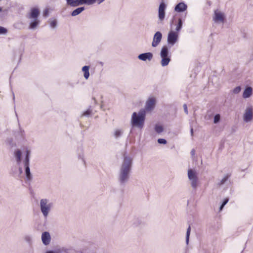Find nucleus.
<instances>
[{
  "label": "nucleus",
  "mask_w": 253,
  "mask_h": 253,
  "mask_svg": "<svg viewBox=\"0 0 253 253\" xmlns=\"http://www.w3.org/2000/svg\"><path fill=\"white\" fill-rule=\"evenodd\" d=\"M156 99L154 97H149L146 102L145 110L150 112L155 108L156 105Z\"/></svg>",
  "instance_id": "nucleus-10"
},
{
  "label": "nucleus",
  "mask_w": 253,
  "mask_h": 253,
  "mask_svg": "<svg viewBox=\"0 0 253 253\" xmlns=\"http://www.w3.org/2000/svg\"><path fill=\"white\" fill-rule=\"evenodd\" d=\"M183 108H184V112H185L186 114H188V108H187V105H186V104H184L183 105Z\"/></svg>",
  "instance_id": "nucleus-35"
},
{
  "label": "nucleus",
  "mask_w": 253,
  "mask_h": 253,
  "mask_svg": "<svg viewBox=\"0 0 253 253\" xmlns=\"http://www.w3.org/2000/svg\"><path fill=\"white\" fill-rule=\"evenodd\" d=\"M155 130L158 133H160L163 131L164 128L162 126L156 125L155 126Z\"/></svg>",
  "instance_id": "nucleus-22"
},
{
  "label": "nucleus",
  "mask_w": 253,
  "mask_h": 253,
  "mask_svg": "<svg viewBox=\"0 0 253 253\" xmlns=\"http://www.w3.org/2000/svg\"><path fill=\"white\" fill-rule=\"evenodd\" d=\"M84 10V7H80L76 8L74 10H73L71 13V15L72 16H75L79 14H80L81 12H82Z\"/></svg>",
  "instance_id": "nucleus-20"
},
{
  "label": "nucleus",
  "mask_w": 253,
  "mask_h": 253,
  "mask_svg": "<svg viewBox=\"0 0 253 253\" xmlns=\"http://www.w3.org/2000/svg\"><path fill=\"white\" fill-rule=\"evenodd\" d=\"M91 113L92 110L90 108H88L86 111L83 113L82 116L89 117L91 114Z\"/></svg>",
  "instance_id": "nucleus-26"
},
{
  "label": "nucleus",
  "mask_w": 253,
  "mask_h": 253,
  "mask_svg": "<svg viewBox=\"0 0 253 253\" xmlns=\"http://www.w3.org/2000/svg\"><path fill=\"white\" fill-rule=\"evenodd\" d=\"M190 133H191V136H193V129L192 127L191 128Z\"/></svg>",
  "instance_id": "nucleus-40"
},
{
  "label": "nucleus",
  "mask_w": 253,
  "mask_h": 253,
  "mask_svg": "<svg viewBox=\"0 0 253 253\" xmlns=\"http://www.w3.org/2000/svg\"><path fill=\"white\" fill-rule=\"evenodd\" d=\"M46 253H54L53 251H49L46 252Z\"/></svg>",
  "instance_id": "nucleus-44"
},
{
  "label": "nucleus",
  "mask_w": 253,
  "mask_h": 253,
  "mask_svg": "<svg viewBox=\"0 0 253 253\" xmlns=\"http://www.w3.org/2000/svg\"><path fill=\"white\" fill-rule=\"evenodd\" d=\"M162 39V33L159 31L156 32L153 37V41L152 42V46L153 47L157 46L161 42Z\"/></svg>",
  "instance_id": "nucleus-11"
},
{
  "label": "nucleus",
  "mask_w": 253,
  "mask_h": 253,
  "mask_svg": "<svg viewBox=\"0 0 253 253\" xmlns=\"http://www.w3.org/2000/svg\"><path fill=\"white\" fill-rule=\"evenodd\" d=\"M160 56L162 58L161 61L162 66L165 67L167 66L170 61V56H169V48L167 46L165 45L162 47L160 52Z\"/></svg>",
  "instance_id": "nucleus-7"
},
{
  "label": "nucleus",
  "mask_w": 253,
  "mask_h": 253,
  "mask_svg": "<svg viewBox=\"0 0 253 253\" xmlns=\"http://www.w3.org/2000/svg\"><path fill=\"white\" fill-rule=\"evenodd\" d=\"M48 15V10L47 9H46L44 10L43 13V15L44 17H47Z\"/></svg>",
  "instance_id": "nucleus-36"
},
{
  "label": "nucleus",
  "mask_w": 253,
  "mask_h": 253,
  "mask_svg": "<svg viewBox=\"0 0 253 253\" xmlns=\"http://www.w3.org/2000/svg\"><path fill=\"white\" fill-rule=\"evenodd\" d=\"M124 133V129L121 128H115L113 130V135L115 139L121 137Z\"/></svg>",
  "instance_id": "nucleus-17"
},
{
  "label": "nucleus",
  "mask_w": 253,
  "mask_h": 253,
  "mask_svg": "<svg viewBox=\"0 0 253 253\" xmlns=\"http://www.w3.org/2000/svg\"><path fill=\"white\" fill-rule=\"evenodd\" d=\"M195 154V151L194 149H192L191 151V154L192 156H194Z\"/></svg>",
  "instance_id": "nucleus-39"
},
{
  "label": "nucleus",
  "mask_w": 253,
  "mask_h": 253,
  "mask_svg": "<svg viewBox=\"0 0 253 253\" xmlns=\"http://www.w3.org/2000/svg\"><path fill=\"white\" fill-rule=\"evenodd\" d=\"M84 3L87 5H91L94 3L96 0H84Z\"/></svg>",
  "instance_id": "nucleus-30"
},
{
  "label": "nucleus",
  "mask_w": 253,
  "mask_h": 253,
  "mask_svg": "<svg viewBox=\"0 0 253 253\" xmlns=\"http://www.w3.org/2000/svg\"><path fill=\"white\" fill-rule=\"evenodd\" d=\"M224 206H223V205L222 204L220 208H219V211H222V210L223 209V208H224Z\"/></svg>",
  "instance_id": "nucleus-43"
},
{
  "label": "nucleus",
  "mask_w": 253,
  "mask_h": 253,
  "mask_svg": "<svg viewBox=\"0 0 253 253\" xmlns=\"http://www.w3.org/2000/svg\"><path fill=\"white\" fill-rule=\"evenodd\" d=\"M93 99L94 100V101L95 102V101H96V100H95V98H93Z\"/></svg>",
  "instance_id": "nucleus-48"
},
{
  "label": "nucleus",
  "mask_w": 253,
  "mask_h": 253,
  "mask_svg": "<svg viewBox=\"0 0 253 253\" xmlns=\"http://www.w3.org/2000/svg\"><path fill=\"white\" fill-rule=\"evenodd\" d=\"M182 24H183V23H182V21L181 20V18H179L178 20V23L176 25V27L175 28V32H176L177 33H178L181 29L182 28Z\"/></svg>",
  "instance_id": "nucleus-21"
},
{
  "label": "nucleus",
  "mask_w": 253,
  "mask_h": 253,
  "mask_svg": "<svg viewBox=\"0 0 253 253\" xmlns=\"http://www.w3.org/2000/svg\"><path fill=\"white\" fill-rule=\"evenodd\" d=\"M7 33L6 28L0 26V35H5Z\"/></svg>",
  "instance_id": "nucleus-29"
},
{
  "label": "nucleus",
  "mask_w": 253,
  "mask_h": 253,
  "mask_svg": "<svg viewBox=\"0 0 253 253\" xmlns=\"http://www.w3.org/2000/svg\"><path fill=\"white\" fill-rule=\"evenodd\" d=\"M243 120L246 123L252 121L253 119V108L252 106H247L243 116Z\"/></svg>",
  "instance_id": "nucleus-8"
},
{
  "label": "nucleus",
  "mask_w": 253,
  "mask_h": 253,
  "mask_svg": "<svg viewBox=\"0 0 253 253\" xmlns=\"http://www.w3.org/2000/svg\"><path fill=\"white\" fill-rule=\"evenodd\" d=\"M132 159L125 156L118 173V181L121 185H125L129 180L131 171Z\"/></svg>",
  "instance_id": "nucleus-2"
},
{
  "label": "nucleus",
  "mask_w": 253,
  "mask_h": 253,
  "mask_svg": "<svg viewBox=\"0 0 253 253\" xmlns=\"http://www.w3.org/2000/svg\"><path fill=\"white\" fill-rule=\"evenodd\" d=\"M89 66H84L82 68V71L84 73V78L87 80L88 79L89 77Z\"/></svg>",
  "instance_id": "nucleus-19"
},
{
  "label": "nucleus",
  "mask_w": 253,
  "mask_h": 253,
  "mask_svg": "<svg viewBox=\"0 0 253 253\" xmlns=\"http://www.w3.org/2000/svg\"><path fill=\"white\" fill-rule=\"evenodd\" d=\"M178 34L176 32L170 31L168 33L167 41L169 44L173 45L177 41Z\"/></svg>",
  "instance_id": "nucleus-9"
},
{
  "label": "nucleus",
  "mask_w": 253,
  "mask_h": 253,
  "mask_svg": "<svg viewBox=\"0 0 253 253\" xmlns=\"http://www.w3.org/2000/svg\"><path fill=\"white\" fill-rule=\"evenodd\" d=\"M24 240L29 244H31L32 242V238L30 235H26L24 237Z\"/></svg>",
  "instance_id": "nucleus-27"
},
{
  "label": "nucleus",
  "mask_w": 253,
  "mask_h": 253,
  "mask_svg": "<svg viewBox=\"0 0 253 253\" xmlns=\"http://www.w3.org/2000/svg\"><path fill=\"white\" fill-rule=\"evenodd\" d=\"M19 131H20V134H21V135L22 136H23L24 134V130L22 129L21 128H19Z\"/></svg>",
  "instance_id": "nucleus-38"
},
{
  "label": "nucleus",
  "mask_w": 253,
  "mask_h": 253,
  "mask_svg": "<svg viewBox=\"0 0 253 253\" xmlns=\"http://www.w3.org/2000/svg\"><path fill=\"white\" fill-rule=\"evenodd\" d=\"M75 1H76V0H66L67 4L73 7Z\"/></svg>",
  "instance_id": "nucleus-34"
},
{
  "label": "nucleus",
  "mask_w": 253,
  "mask_h": 253,
  "mask_svg": "<svg viewBox=\"0 0 253 253\" xmlns=\"http://www.w3.org/2000/svg\"><path fill=\"white\" fill-rule=\"evenodd\" d=\"M41 239L44 245H48L51 241V236L49 233L47 231L43 232L42 234Z\"/></svg>",
  "instance_id": "nucleus-13"
},
{
  "label": "nucleus",
  "mask_w": 253,
  "mask_h": 253,
  "mask_svg": "<svg viewBox=\"0 0 253 253\" xmlns=\"http://www.w3.org/2000/svg\"><path fill=\"white\" fill-rule=\"evenodd\" d=\"M12 95H13V100H14V99H15V96H14V93H13V91L12 92Z\"/></svg>",
  "instance_id": "nucleus-45"
},
{
  "label": "nucleus",
  "mask_w": 253,
  "mask_h": 253,
  "mask_svg": "<svg viewBox=\"0 0 253 253\" xmlns=\"http://www.w3.org/2000/svg\"><path fill=\"white\" fill-rule=\"evenodd\" d=\"M145 116V110H141L138 113H133L131 118V123L132 126L142 128L144 126Z\"/></svg>",
  "instance_id": "nucleus-3"
},
{
  "label": "nucleus",
  "mask_w": 253,
  "mask_h": 253,
  "mask_svg": "<svg viewBox=\"0 0 253 253\" xmlns=\"http://www.w3.org/2000/svg\"><path fill=\"white\" fill-rule=\"evenodd\" d=\"M40 208L44 219H46L51 212L53 204L47 198H42L40 201Z\"/></svg>",
  "instance_id": "nucleus-4"
},
{
  "label": "nucleus",
  "mask_w": 253,
  "mask_h": 253,
  "mask_svg": "<svg viewBox=\"0 0 253 253\" xmlns=\"http://www.w3.org/2000/svg\"><path fill=\"white\" fill-rule=\"evenodd\" d=\"M228 201H229V199L228 198L225 199L222 204L223 205V206H225L228 203Z\"/></svg>",
  "instance_id": "nucleus-37"
},
{
  "label": "nucleus",
  "mask_w": 253,
  "mask_h": 253,
  "mask_svg": "<svg viewBox=\"0 0 253 253\" xmlns=\"http://www.w3.org/2000/svg\"><path fill=\"white\" fill-rule=\"evenodd\" d=\"M50 26L52 28H55L57 26V21L56 19H50L49 20Z\"/></svg>",
  "instance_id": "nucleus-24"
},
{
  "label": "nucleus",
  "mask_w": 253,
  "mask_h": 253,
  "mask_svg": "<svg viewBox=\"0 0 253 253\" xmlns=\"http://www.w3.org/2000/svg\"><path fill=\"white\" fill-rule=\"evenodd\" d=\"M166 5L163 2H161L159 7L158 17L160 21H163L165 17V10Z\"/></svg>",
  "instance_id": "nucleus-12"
},
{
  "label": "nucleus",
  "mask_w": 253,
  "mask_h": 253,
  "mask_svg": "<svg viewBox=\"0 0 253 253\" xmlns=\"http://www.w3.org/2000/svg\"><path fill=\"white\" fill-rule=\"evenodd\" d=\"M228 177L229 175H228L224 176V177L219 182L218 185L220 186L224 184L225 182L228 180Z\"/></svg>",
  "instance_id": "nucleus-28"
},
{
  "label": "nucleus",
  "mask_w": 253,
  "mask_h": 253,
  "mask_svg": "<svg viewBox=\"0 0 253 253\" xmlns=\"http://www.w3.org/2000/svg\"><path fill=\"white\" fill-rule=\"evenodd\" d=\"M104 0H96V1H97L98 4L101 3V2H102Z\"/></svg>",
  "instance_id": "nucleus-41"
},
{
  "label": "nucleus",
  "mask_w": 253,
  "mask_h": 253,
  "mask_svg": "<svg viewBox=\"0 0 253 253\" xmlns=\"http://www.w3.org/2000/svg\"><path fill=\"white\" fill-rule=\"evenodd\" d=\"M82 160H83V161L84 163L85 164V160H84V159L83 158H82Z\"/></svg>",
  "instance_id": "nucleus-46"
},
{
  "label": "nucleus",
  "mask_w": 253,
  "mask_h": 253,
  "mask_svg": "<svg viewBox=\"0 0 253 253\" xmlns=\"http://www.w3.org/2000/svg\"><path fill=\"white\" fill-rule=\"evenodd\" d=\"M84 0H76L74 2L73 7H76L79 5L84 4Z\"/></svg>",
  "instance_id": "nucleus-25"
},
{
  "label": "nucleus",
  "mask_w": 253,
  "mask_h": 253,
  "mask_svg": "<svg viewBox=\"0 0 253 253\" xmlns=\"http://www.w3.org/2000/svg\"><path fill=\"white\" fill-rule=\"evenodd\" d=\"M40 14V12L38 8H33L31 9V12L28 16V18L31 19L29 27L30 29H35L39 25L40 21L38 17Z\"/></svg>",
  "instance_id": "nucleus-5"
},
{
  "label": "nucleus",
  "mask_w": 253,
  "mask_h": 253,
  "mask_svg": "<svg viewBox=\"0 0 253 253\" xmlns=\"http://www.w3.org/2000/svg\"><path fill=\"white\" fill-rule=\"evenodd\" d=\"M224 18L223 13L217 10H215L213 19L215 22H223Z\"/></svg>",
  "instance_id": "nucleus-14"
},
{
  "label": "nucleus",
  "mask_w": 253,
  "mask_h": 253,
  "mask_svg": "<svg viewBox=\"0 0 253 253\" xmlns=\"http://www.w3.org/2000/svg\"><path fill=\"white\" fill-rule=\"evenodd\" d=\"M224 206H223V205L222 204L220 208H219V211H222V210L223 209V208H224Z\"/></svg>",
  "instance_id": "nucleus-42"
},
{
  "label": "nucleus",
  "mask_w": 253,
  "mask_h": 253,
  "mask_svg": "<svg viewBox=\"0 0 253 253\" xmlns=\"http://www.w3.org/2000/svg\"><path fill=\"white\" fill-rule=\"evenodd\" d=\"M14 155L16 162L19 166V174H21L23 172L22 165H23L27 180L29 181L31 180L32 175L31 173L29 167L31 151L27 149L26 150L23 159H22V152L19 149L16 150L14 151Z\"/></svg>",
  "instance_id": "nucleus-1"
},
{
  "label": "nucleus",
  "mask_w": 253,
  "mask_h": 253,
  "mask_svg": "<svg viewBox=\"0 0 253 253\" xmlns=\"http://www.w3.org/2000/svg\"><path fill=\"white\" fill-rule=\"evenodd\" d=\"M191 232V228L190 226H189L186 231V244L188 245L189 241V237Z\"/></svg>",
  "instance_id": "nucleus-23"
},
{
  "label": "nucleus",
  "mask_w": 253,
  "mask_h": 253,
  "mask_svg": "<svg viewBox=\"0 0 253 253\" xmlns=\"http://www.w3.org/2000/svg\"><path fill=\"white\" fill-rule=\"evenodd\" d=\"M253 89L251 87H247L243 92V97L244 98H249L252 94Z\"/></svg>",
  "instance_id": "nucleus-18"
},
{
  "label": "nucleus",
  "mask_w": 253,
  "mask_h": 253,
  "mask_svg": "<svg viewBox=\"0 0 253 253\" xmlns=\"http://www.w3.org/2000/svg\"><path fill=\"white\" fill-rule=\"evenodd\" d=\"M158 142L159 144H166L167 143V140L163 138H159L158 139Z\"/></svg>",
  "instance_id": "nucleus-32"
},
{
  "label": "nucleus",
  "mask_w": 253,
  "mask_h": 253,
  "mask_svg": "<svg viewBox=\"0 0 253 253\" xmlns=\"http://www.w3.org/2000/svg\"><path fill=\"white\" fill-rule=\"evenodd\" d=\"M188 178L193 189L196 190L199 184L198 174L196 171L191 169L188 170Z\"/></svg>",
  "instance_id": "nucleus-6"
},
{
  "label": "nucleus",
  "mask_w": 253,
  "mask_h": 253,
  "mask_svg": "<svg viewBox=\"0 0 253 253\" xmlns=\"http://www.w3.org/2000/svg\"><path fill=\"white\" fill-rule=\"evenodd\" d=\"M153 57V55L151 52H146L139 54L138 58L143 61H150Z\"/></svg>",
  "instance_id": "nucleus-15"
},
{
  "label": "nucleus",
  "mask_w": 253,
  "mask_h": 253,
  "mask_svg": "<svg viewBox=\"0 0 253 253\" xmlns=\"http://www.w3.org/2000/svg\"><path fill=\"white\" fill-rule=\"evenodd\" d=\"M220 116L219 114H216L214 117V121L213 122L214 124H217L220 121Z\"/></svg>",
  "instance_id": "nucleus-31"
},
{
  "label": "nucleus",
  "mask_w": 253,
  "mask_h": 253,
  "mask_svg": "<svg viewBox=\"0 0 253 253\" xmlns=\"http://www.w3.org/2000/svg\"><path fill=\"white\" fill-rule=\"evenodd\" d=\"M241 88L240 86H237L233 89V92L235 94H237L240 92Z\"/></svg>",
  "instance_id": "nucleus-33"
},
{
  "label": "nucleus",
  "mask_w": 253,
  "mask_h": 253,
  "mask_svg": "<svg viewBox=\"0 0 253 253\" xmlns=\"http://www.w3.org/2000/svg\"><path fill=\"white\" fill-rule=\"evenodd\" d=\"M2 10V8L1 7H0V12H1Z\"/></svg>",
  "instance_id": "nucleus-47"
},
{
  "label": "nucleus",
  "mask_w": 253,
  "mask_h": 253,
  "mask_svg": "<svg viewBox=\"0 0 253 253\" xmlns=\"http://www.w3.org/2000/svg\"><path fill=\"white\" fill-rule=\"evenodd\" d=\"M187 8V5L184 2H179L174 7V10L177 12H182L185 11Z\"/></svg>",
  "instance_id": "nucleus-16"
}]
</instances>
